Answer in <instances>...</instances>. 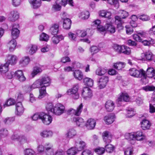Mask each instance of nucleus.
<instances>
[{
  "label": "nucleus",
  "mask_w": 155,
  "mask_h": 155,
  "mask_svg": "<svg viewBox=\"0 0 155 155\" xmlns=\"http://www.w3.org/2000/svg\"><path fill=\"white\" fill-rule=\"evenodd\" d=\"M119 15H116L115 17V23L117 25V27L119 30L123 28L122 24L124 23L122 19H125L129 15V13L126 11L123 10H119L117 12Z\"/></svg>",
  "instance_id": "nucleus-1"
},
{
  "label": "nucleus",
  "mask_w": 155,
  "mask_h": 155,
  "mask_svg": "<svg viewBox=\"0 0 155 155\" xmlns=\"http://www.w3.org/2000/svg\"><path fill=\"white\" fill-rule=\"evenodd\" d=\"M129 72L131 76L136 78H142L141 80L144 83H148L147 76L145 71L143 69L138 70L133 68L130 69Z\"/></svg>",
  "instance_id": "nucleus-2"
},
{
  "label": "nucleus",
  "mask_w": 155,
  "mask_h": 155,
  "mask_svg": "<svg viewBox=\"0 0 155 155\" xmlns=\"http://www.w3.org/2000/svg\"><path fill=\"white\" fill-rule=\"evenodd\" d=\"M91 30L87 29L86 31L84 30H78L76 32V34L69 32L68 34L69 39L72 41H76L77 37H84L89 32H91Z\"/></svg>",
  "instance_id": "nucleus-3"
},
{
  "label": "nucleus",
  "mask_w": 155,
  "mask_h": 155,
  "mask_svg": "<svg viewBox=\"0 0 155 155\" xmlns=\"http://www.w3.org/2000/svg\"><path fill=\"white\" fill-rule=\"evenodd\" d=\"M78 84H75L71 88L67 91V93L68 95L71 96L74 99H77L79 97V93L78 92Z\"/></svg>",
  "instance_id": "nucleus-4"
},
{
  "label": "nucleus",
  "mask_w": 155,
  "mask_h": 155,
  "mask_svg": "<svg viewBox=\"0 0 155 155\" xmlns=\"http://www.w3.org/2000/svg\"><path fill=\"white\" fill-rule=\"evenodd\" d=\"M65 110L64 106L60 103H58L54 106L53 114L55 115L60 116L64 113Z\"/></svg>",
  "instance_id": "nucleus-5"
},
{
  "label": "nucleus",
  "mask_w": 155,
  "mask_h": 155,
  "mask_svg": "<svg viewBox=\"0 0 155 155\" xmlns=\"http://www.w3.org/2000/svg\"><path fill=\"white\" fill-rule=\"evenodd\" d=\"M108 81V78L107 76H103L101 77L97 81L98 87L100 89L104 88Z\"/></svg>",
  "instance_id": "nucleus-6"
},
{
  "label": "nucleus",
  "mask_w": 155,
  "mask_h": 155,
  "mask_svg": "<svg viewBox=\"0 0 155 155\" xmlns=\"http://www.w3.org/2000/svg\"><path fill=\"white\" fill-rule=\"evenodd\" d=\"M41 115V120L44 124L48 125L51 123L53 118L51 116L43 112H42Z\"/></svg>",
  "instance_id": "nucleus-7"
},
{
  "label": "nucleus",
  "mask_w": 155,
  "mask_h": 155,
  "mask_svg": "<svg viewBox=\"0 0 155 155\" xmlns=\"http://www.w3.org/2000/svg\"><path fill=\"white\" fill-rule=\"evenodd\" d=\"M17 60L18 58L16 56L13 54H8L6 56V63L8 64V65L10 64L14 65L16 63Z\"/></svg>",
  "instance_id": "nucleus-8"
},
{
  "label": "nucleus",
  "mask_w": 155,
  "mask_h": 155,
  "mask_svg": "<svg viewBox=\"0 0 155 155\" xmlns=\"http://www.w3.org/2000/svg\"><path fill=\"white\" fill-rule=\"evenodd\" d=\"M82 95L86 100L90 98L92 96V91L88 87H85L83 89Z\"/></svg>",
  "instance_id": "nucleus-9"
},
{
  "label": "nucleus",
  "mask_w": 155,
  "mask_h": 155,
  "mask_svg": "<svg viewBox=\"0 0 155 155\" xmlns=\"http://www.w3.org/2000/svg\"><path fill=\"white\" fill-rule=\"evenodd\" d=\"M24 111V108L20 102H18L15 105L16 115L17 116H20L23 113Z\"/></svg>",
  "instance_id": "nucleus-10"
},
{
  "label": "nucleus",
  "mask_w": 155,
  "mask_h": 155,
  "mask_svg": "<svg viewBox=\"0 0 155 155\" xmlns=\"http://www.w3.org/2000/svg\"><path fill=\"white\" fill-rule=\"evenodd\" d=\"M130 100V97L128 94L124 92L120 93L118 95L117 101L118 102L124 101L125 102H129Z\"/></svg>",
  "instance_id": "nucleus-11"
},
{
  "label": "nucleus",
  "mask_w": 155,
  "mask_h": 155,
  "mask_svg": "<svg viewBox=\"0 0 155 155\" xmlns=\"http://www.w3.org/2000/svg\"><path fill=\"white\" fill-rule=\"evenodd\" d=\"M134 136V132L126 133L124 135L125 139L127 140L130 143L132 144H134L136 143Z\"/></svg>",
  "instance_id": "nucleus-12"
},
{
  "label": "nucleus",
  "mask_w": 155,
  "mask_h": 155,
  "mask_svg": "<svg viewBox=\"0 0 155 155\" xmlns=\"http://www.w3.org/2000/svg\"><path fill=\"white\" fill-rule=\"evenodd\" d=\"M96 124V120L92 118L88 119L85 124L88 130H92L94 128Z\"/></svg>",
  "instance_id": "nucleus-13"
},
{
  "label": "nucleus",
  "mask_w": 155,
  "mask_h": 155,
  "mask_svg": "<svg viewBox=\"0 0 155 155\" xmlns=\"http://www.w3.org/2000/svg\"><path fill=\"white\" fill-rule=\"evenodd\" d=\"M115 116L113 114H110L105 116L104 118V120L107 124H109L112 123L115 120Z\"/></svg>",
  "instance_id": "nucleus-14"
},
{
  "label": "nucleus",
  "mask_w": 155,
  "mask_h": 155,
  "mask_svg": "<svg viewBox=\"0 0 155 155\" xmlns=\"http://www.w3.org/2000/svg\"><path fill=\"white\" fill-rule=\"evenodd\" d=\"M102 137L104 142L108 143L111 142L112 135L110 132L107 131L104 132L102 134Z\"/></svg>",
  "instance_id": "nucleus-15"
},
{
  "label": "nucleus",
  "mask_w": 155,
  "mask_h": 155,
  "mask_svg": "<svg viewBox=\"0 0 155 155\" xmlns=\"http://www.w3.org/2000/svg\"><path fill=\"white\" fill-rule=\"evenodd\" d=\"M42 66L41 65L36 66L34 67L31 73V75L32 78L40 74L42 71Z\"/></svg>",
  "instance_id": "nucleus-16"
},
{
  "label": "nucleus",
  "mask_w": 155,
  "mask_h": 155,
  "mask_svg": "<svg viewBox=\"0 0 155 155\" xmlns=\"http://www.w3.org/2000/svg\"><path fill=\"white\" fill-rule=\"evenodd\" d=\"M115 107L114 102L111 100L107 101L105 104V107L106 110L108 112L113 110Z\"/></svg>",
  "instance_id": "nucleus-17"
},
{
  "label": "nucleus",
  "mask_w": 155,
  "mask_h": 155,
  "mask_svg": "<svg viewBox=\"0 0 155 155\" xmlns=\"http://www.w3.org/2000/svg\"><path fill=\"white\" fill-rule=\"evenodd\" d=\"M104 28V31L106 30L108 32L111 34L114 33L116 31L115 27L111 23H106Z\"/></svg>",
  "instance_id": "nucleus-18"
},
{
  "label": "nucleus",
  "mask_w": 155,
  "mask_h": 155,
  "mask_svg": "<svg viewBox=\"0 0 155 155\" xmlns=\"http://www.w3.org/2000/svg\"><path fill=\"white\" fill-rule=\"evenodd\" d=\"M18 25H14L12 27V30L11 35L12 38H17L19 35L20 31L18 29Z\"/></svg>",
  "instance_id": "nucleus-19"
},
{
  "label": "nucleus",
  "mask_w": 155,
  "mask_h": 155,
  "mask_svg": "<svg viewBox=\"0 0 155 155\" xmlns=\"http://www.w3.org/2000/svg\"><path fill=\"white\" fill-rule=\"evenodd\" d=\"M135 140L141 141L145 139L146 137L143 132L140 131L134 132Z\"/></svg>",
  "instance_id": "nucleus-20"
},
{
  "label": "nucleus",
  "mask_w": 155,
  "mask_h": 155,
  "mask_svg": "<svg viewBox=\"0 0 155 155\" xmlns=\"http://www.w3.org/2000/svg\"><path fill=\"white\" fill-rule=\"evenodd\" d=\"M99 14L100 16L102 17L110 19L111 18L112 13L107 10H101L99 11Z\"/></svg>",
  "instance_id": "nucleus-21"
},
{
  "label": "nucleus",
  "mask_w": 155,
  "mask_h": 155,
  "mask_svg": "<svg viewBox=\"0 0 155 155\" xmlns=\"http://www.w3.org/2000/svg\"><path fill=\"white\" fill-rule=\"evenodd\" d=\"M19 17V14L18 12L16 11H12L10 13L9 18L11 21H15Z\"/></svg>",
  "instance_id": "nucleus-22"
},
{
  "label": "nucleus",
  "mask_w": 155,
  "mask_h": 155,
  "mask_svg": "<svg viewBox=\"0 0 155 155\" xmlns=\"http://www.w3.org/2000/svg\"><path fill=\"white\" fill-rule=\"evenodd\" d=\"M15 76H16L20 81L22 82L26 80V78L24 76L22 71L21 70H18L16 71L15 73Z\"/></svg>",
  "instance_id": "nucleus-23"
},
{
  "label": "nucleus",
  "mask_w": 155,
  "mask_h": 155,
  "mask_svg": "<svg viewBox=\"0 0 155 155\" xmlns=\"http://www.w3.org/2000/svg\"><path fill=\"white\" fill-rule=\"evenodd\" d=\"M42 85L46 86H49L51 83V79L48 76H45L40 78Z\"/></svg>",
  "instance_id": "nucleus-24"
},
{
  "label": "nucleus",
  "mask_w": 155,
  "mask_h": 155,
  "mask_svg": "<svg viewBox=\"0 0 155 155\" xmlns=\"http://www.w3.org/2000/svg\"><path fill=\"white\" fill-rule=\"evenodd\" d=\"M16 45L17 42L14 39H12L7 45L10 51H13L15 50Z\"/></svg>",
  "instance_id": "nucleus-25"
},
{
  "label": "nucleus",
  "mask_w": 155,
  "mask_h": 155,
  "mask_svg": "<svg viewBox=\"0 0 155 155\" xmlns=\"http://www.w3.org/2000/svg\"><path fill=\"white\" fill-rule=\"evenodd\" d=\"M141 127L143 130L149 129L151 126V123L150 121L146 120L143 119L141 122Z\"/></svg>",
  "instance_id": "nucleus-26"
},
{
  "label": "nucleus",
  "mask_w": 155,
  "mask_h": 155,
  "mask_svg": "<svg viewBox=\"0 0 155 155\" xmlns=\"http://www.w3.org/2000/svg\"><path fill=\"white\" fill-rule=\"evenodd\" d=\"M30 61V59L28 56H25L22 58L19 61V64L22 67L26 66Z\"/></svg>",
  "instance_id": "nucleus-27"
},
{
  "label": "nucleus",
  "mask_w": 155,
  "mask_h": 155,
  "mask_svg": "<svg viewBox=\"0 0 155 155\" xmlns=\"http://www.w3.org/2000/svg\"><path fill=\"white\" fill-rule=\"evenodd\" d=\"M73 120L76 123V125L78 127H83L85 125L84 120L81 117H74Z\"/></svg>",
  "instance_id": "nucleus-28"
},
{
  "label": "nucleus",
  "mask_w": 155,
  "mask_h": 155,
  "mask_svg": "<svg viewBox=\"0 0 155 155\" xmlns=\"http://www.w3.org/2000/svg\"><path fill=\"white\" fill-rule=\"evenodd\" d=\"M73 74L74 77L77 79L81 81L83 78L82 72L79 70H76L73 72Z\"/></svg>",
  "instance_id": "nucleus-29"
},
{
  "label": "nucleus",
  "mask_w": 155,
  "mask_h": 155,
  "mask_svg": "<svg viewBox=\"0 0 155 155\" xmlns=\"http://www.w3.org/2000/svg\"><path fill=\"white\" fill-rule=\"evenodd\" d=\"M93 25L97 27V30L99 31H104V27L101 25V21L100 20L97 19L93 22Z\"/></svg>",
  "instance_id": "nucleus-30"
},
{
  "label": "nucleus",
  "mask_w": 155,
  "mask_h": 155,
  "mask_svg": "<svg viewBox=\"0 0 155 155\" xmlns=\"http://www.w3.org/2000/svg\"><path fill=\"white\" fill-rule=\"evenodd\" d=\"M83 82L85 85L90 87H92L94 84V81L89 78L85 77L83 78Z\"/></svg>",
  "instance_id": "nucleus-31"
},
{
  "label": "nucleus",
  "mask_w": 155,
  "mask_h": 155,
  "mask_svg": "<svg viewBox=\"0 0 155 155\" xmlns=\"http://www.w3.org/2000/svg\"><path fill=\"white\" fill-rule=\"evenodd\" d=\"M71 24V21L68 18L63 19V26L64 28L66 29H70Z\"/></svg>",
  "instance_id": "nucleus-32"
},
{
  "label": "nucleus",
  "mask_w": 155,
  "mask_h": 155,
  "mask_svg": "<svg viewBox=\"0 0 155 155\" xmlns=\"http://www.w3.org/2000/svg\"><path fill=\"white\" fill-rule=\"evenodd\" d=\"M29 2L31 7L34 9L38 8L41 5V0H30Z\"/></svg>",
  "instance_id": "nucleus-33"
},
{
  "label": "nucleus",
  "mask_w": 155,
  "mask_h": 155,
  "mask_svg": "<svg viewBox=\"0 0 155 155\" xmlns=\"http://www.w3.org/2000/svg\"><path fill=\"white\" fill-rule=\"evenodd\" d=\"M76 134V132L74 129L73 128L69 129L67 133L65 134V136L67 138H72Z\"/></svg>",
  "instance_id": "nucleus-34"
},
{
  "label": "nucleus",
  "mask_w": 155,
  "mask_h": 155,
  "mask_svg": "<svg viewBox=\"0 0 155 155\" xmlns=\"http://www.w3.org/2000/svg\"><path fill=\"white\" fill-rule=\"evenodd\" d=\"M141 59H146L148 60H151L152 58V54L149 51L142 53L141 55Z\"/></svg>",
  "instance_id": "nucleus-35"
},
{
  "label": "nucleus",
  "mask_w": 155,
  "mask_h": 155,
  "mask_svg": "<svg viewBox=\"0 0 155 155\" xmlns=\"http://www.w3.org/2000/svg\"><path fill=\"white\" fill-rule=\"evenodd\" d=\"M75 145L76 147H77L79 151L83 149L85 147L86 143L84 142L83 141H78L75 142Z\"/></svg>",
  "instance_id": "nucleus-36"
},
{
  "label": "nucleus",
  "mask_w": 155,
  "mask_h": 155,
  "mask_svg": "<svg viewBox=\"0 0 155 155\" xmlns=\"http://www.w3.org/2000/svg\"><path fill=\"white\" fill-rule=\"evenodd\" d=\"M39 94L38 98L41 99L44 97L46 94V87L45 86H42L39 89Z\"/></svg>",
  "instance_id": "nucleus-37"
},
{
  "label": "nucleus",
  "mask_w": 155,
  "mask_h": 155,
  "mask_svg": "<svg viewBox=\"0 0 155 155\" xmlns=\"http://www.w3.org/2000/svg\"><path fill=\"white\" fill-rule=\"evenodd\" d=\"M59 26L58 24H54L51 27L50 32L52 35H56L59 31Z\"/></svg>",
  "instance_id": "nucleus-38"
},
{
  "label": "nucleus",
  "mask_w": 155,
  "mask_h": 155,
  "mask_svg": "<svg viewBox=\"0 0 155 155\" xmlns=\"http://www.w3.org/2000/svg\"><path fill=\"white\" fill-rule=\"evenodd\" d=\"M105 151L109 153H112L115 149V147L112 144L108 143L105 146Z\"/></svg>",
  "instance_id": "nucleus-39"
},
{
  "label": "nucleus",
  "mask_w": 155,
  "mask_h": 155,
  "mask_svg": "<svg viewBox=\"0 0 155 155\" xmlns=\"http://www.w3.org/2000/svg\"><path fill=\"white\" fill-rule=\"evenodd\" d=\"M53 135L52 132L50 130H45L40 133L41 136L44 137H51Z\"/></svg>",
  "instance_id": "nucleus-40"
},
{
  "label": "nucleus",
  "mask_w": 155,
  "mask_h": 155,
  "mask_svg": "<svg viewBox=\"0 0 155 155\" xmlns=\"http://www.w3.org/2000/svg\"><path fill=\"white\" fill-rule=\"evenodd\" d=\"M79 151L78 147H72L67 150V153L68 155H74Z\"/></svg>",
  "instance_id": "nucleus-41"
},
{
  "label": "nucleus",
  "mask_w": 155,
  "mask_h": 155,
  "mask_svg": "<svg viewBox=\"0 0 155 155\" xmlns=\"http://www.w3.org/2000/svg\"><path fill=\"white\" fill-rule=\"evenodd\" d=\"M90 16V13L87 11H84L81 12L79 15V17L83 19H88Z\"/></svg>",
  "instance_id": "nucleus-42"
},
{
  "label": "nucleus",
  "mask_w": 155,
  "mask_h": 155,
  "mask_svg": "<svg viewBox=\"0 0 155 155\" xmlns=\"http://www.w3.org/2000/svg\"><path fill=\"white\" fill-rule=\"evenodd\" d=\"M107 72V70L104 68H98L96 70V74L99 76H102L104 74Z\"/></svg>",
  "instance_id": "nucleus-43"
},
{
  "label": "nucleus",
  "mask_w": 155,
  "mask_h": 155,
  "mask_svg": "<svg viewBox=\"0 0 155 155\" xmlns=\"http://www.w3.org/2000/svg\"><path fill=\"white\" fill-rule=\"evenodd\" d=\"M107 2L109 4L114 6L116 8L119 7V4L118 0H107Z\"/></svg>",
  "instance_id": "nucleus-44"
},
{
  "label": "nucleus",
  "mask_w": 155,
  "mask_h": 155,
  "mask_svg": "<svg viewBox=\"0 0 155 155\" xmlns=\"http://www.w3.org/2000/svg\"><path fill=\"white\" fill-rule=\"evenodd\" d=\"M125 66V64L123 62H120L114 63L113 65V67L115 68L118 70L121 69L122 68H124Z\"/></svg>",
  "instance_id": "nucleus-45"
},
{
  "label": "nucleus",
  "mask_w": 155,
  "mask_h": 155,
  "mask_svg": "<svg viewBox=\"0 0 155 155\" xmlns=\"http://www.w3.org/2000/svg\"><path fill=\"white\" fill-rule=\"evenodd\" d=\"M29 53L30 54L32 55L35 53L37 50V46L35 45H31L29 47Z\"/></svg>",
  "instance_id": "nucleus-46"
},
{
  "label": "nucleus",
  "mask_w": 155,
  "mask_h": 155,
  "mask_svg": "<svg viewBox=\"0 0 155 155\" xmlns=\"http://www.w3.org/2000/svg\"><path fill=\"white\" fill-rule=\"evenodd\" d=\"M127 114L126 117H131L135 114V112L134 109L131 108H128L127 109Z\"/></svg>",
  "instance_id": "nucleus-47"
},
{
  "label": "nucleus",
  "mask_w": 155,
  "mask_h": 155,
  "mask_svg": "<svg viewBox=\"0 0 155 155\" xmlns=\"http://www.w3.org/2000/svg\"><path fill=\"white\" fill-rule=\"evenodd\" d=\"M54 107V106L52 103L50 102L46 104V109L48 112H51L53 114Z\"/></svg>",
  "instance_id": "nucleus-48"
},
{
  "label": "nucleus",
  "mask_w": 155,
  "mask_h": 155,
  "mask_svg": "<svg viewBox=\"0 0 155 155\" xmlns=\"http://www.w3.org/2000/svg\"><path fill=\"white\" fill-rule=\"evenodd\" d=\"M146 73L148 77L152 78L155 75V70L153 68H149L147 69Z\"/></svg>",
  "instance_id": "nucleus-49"
},
{
  "label": "nucleus",
  "mask_w": 155,
  "mask_h": 155,
  "mask_svg": "<svg viewBox=\"0 0 155 155\" xmlns=\"http://www.w3.org/2000/svg\"><path fill=\"white\" fill-rule=\"evenodd\" d=\"M18 140L21 144L28 143L29 142L28 139L26 137L24 136L18 137Z\"/></svg>",
  "instance_id": "nucleus-50"
},
{
  "label": "nucleus",
  "mask_w": 155,
  "mask_h": 155,
  "mask_svg": "<svg viewBox=\"0 0 155 155\" xmlns=\"http://www.w3.org/2000/svg\"><path fill=\"white\" fill-rule=\"evenodd\" d=\"M8 133L7 130L5 128H2L0 130V136L2 138L6 137L8 134Z\"/></svg>",
  "instance_id": "nucleus-51"
},
{
  "label": "nucleus",
  "mask_w": 155,
  "mask_h": 155,
  "mask_svg": "<svg viewBox=\"0 0 155 155\" xmlns=\"http://www.w3.org/2000/svg\"><path fill=\"white\" fill-rule=\"evenodd\" d=\"M15 102L14 100L13 99L10 98L7 100L3 105L4 107L14 105Z\"/></svg>",
  "instance_id": "nucleus-52"
},
{
  "label": "nucleus",
  "mask_w": 155,
  "mask_h": 155,
  "mask_svg": "<svg viewBox=\"0 0 155 155\" xmlns=\"http://www.w3.org/2000/svg\"><path fill=\"white\" fill-rule=\"evenodd\" d=\"M131 21L130 22V25L133 27H135L137 26V24L135 22L137 20V18L135 15H133L131 16Z\"/></svg>",
  "instance_id": "nucleus-53"
},
{
  "label": "nucleus",
  "mask_w": 155,
  "mask_h": 155,
  "mask_svg": "<svg viewBox=\"0 0 155 155\" xmlns=\"http://www.w3.org/2000/svg\"><path fill=\"white\" fill-rule=\"evenodd\" d=\"M42 85L40 79L37 80L31 85L33 89H35L39 87Z\"/></svg>",
  "instance_id": "nucleus-54"
},
{
  "label": "nucleus",
  "mask_w": 155,
  "mask_h": 155,
  "mask_svg": "<svg viewBox=\"0 0 155 155\" xmlns=\"http://www.w3.org/2000/svg\"><path fill=\"white\" fill-rule=\"evenodd\" d=\"M83 108V105L82 103H81L77 107V109L75 110V115L78 116L80 115L82 111Z\"/></svg>",
  "instance_id": "nucleus-55"
},
{
  "label": "nucleus",
  "mask_w": 155,
  "mask_h": 155,
  "mask_svg": "<svg viewBox=\"0 0 155 155\" xmlns=\"http://www.w3.org/2000/svg\"><path fill=\"white\" fill-rule=\"evenodd\" d=\"M15 120L14 117H7L4 119L3 122L5 124H10L14 121Z\"/></svg>",
  "instance_id": "nucleus-56"
},
{
  "label": "nucleus",
  "mask_w": 155,
  "mask_h": 155,
  "mask_svg": "<svg viewBox=\"0 0 155 155\" xmlns=\"http://www.w3.org/2000/svg\"><path fill=\"white\" fill-rule=\"evenodd\" d=\"M49 38L48 35L46 34L43 33L40 36V41H47Z\"/></svg>",
  "instance_id": "nucleus-57"
},
{
  "label": "nucleus",
  "mask_w": 155,
  "mask_h": 155,
  "mask_svg": "<svg viewBox=\"0 0 155 155\" xmlns=\"http://www.w3.org/2000/svg\"><path fill=\"white\" fill-rule=\"evenodd\" d=\"M124 48H122L121 53L124 54H129L131 53V50L130 48L127 46L123 45Z\"/></svg>",
  "instance_id": "nucleus-58"
},
{
  "label": "nucleus",
  "mask_w": 155,
  "mask_h": 155,
  "mask_svg": "<svg viewBox=\"0 0 155 155\" xmlns=\"http://www.w3.org/2000/svg\"><path fill=\"white\" fill-rule=\"evenodd\" d=\"M24 154L25 155H35V152L33 150L28 148L24 150Z\"/></svg>",
  "instance_id": "nucleus-59"
},
{
  "label": "nucleus",
  "mask_w": 155,
  "mask_h": 155,
  "mask_svg": "<svg viewBox=\"0 0 155 155\" xmlns=\"http://www.w3.org/2000/svg\"><path fill=\"white\" fill-rule=\"evenodd\" d=\"M114 49L118 53H121L122 48H124L123 45H115L113 46Z\"/></svg>",
  "instance_id": "nucleus-60"
},
{
  "label": "nucleus",
  "mask_w": 155,
  "mask_h": 155,
  "mask_svg": "<svg viewBox=\"0 0 155 155\" xmlns=\"http://www.w3.org/2000/svg\"><path fill=\"white\" fill-rule=\"evenodd\" d=\"M8 64L5 63L3 65L1 68V72L2 74L5 73L8 70Z\"/></svg>",
  "instance_id": "nucleus-61"
},
{
  "label": "nucleus",
  "mask_w": 155,
  "mask_h": 155,
  "mask_svg": "<svg viewBox=\"0 0 155 155\" xmlns=\"http://www.w3.org/2000/svg\"><path fill=\"white\" fill-rule=\"evenodd\" d=\"M142 89L145 91H152L155 90V87L153 86H146L143 87Z\"/></svg>",
  "instance_id": "nucleus-62"
},
{
  "label": "nucleus",
  "mask_w": 155,
  "mask_h": 155,
  "mask_svg": "<svg viewBox=\"0 0 155 155\" xmlns=\"http://www.w3.org/2000/svg\"><path fill=\"white\" fill-rule=\"evenodd\" d=\"M95 152L99 155L103 154L105 152V149L103 147H98L95 150Z\"/></svg>",
  "instance_id": "nucleus-63"
},
{
  "label": "nucleus",
  "mask_w": 155,
  "mask_h": 155,
  "mask_svg": "<svg viewBox=\"0 0 155 155\" xmlns=\"http://www.w3.org/2000/svg\"><path fill=\"white\" fill-rule=\"evenodd\" d=\"M134 151L133 148L131 147H128L124 151L125 155H132L133 154Z\"/></svg>",
  "instance_id": "nucleus-64"
}]
</instances>
